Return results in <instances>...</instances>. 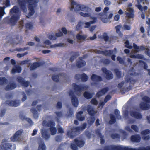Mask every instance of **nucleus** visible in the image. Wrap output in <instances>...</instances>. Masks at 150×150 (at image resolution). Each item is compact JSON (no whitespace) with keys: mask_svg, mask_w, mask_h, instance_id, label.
<instances>
[{"mask_svg":"<svg viewBox=\"0 0 150 150\" xmlns=\"http://www.w3.org/2000/svg\"><path fill=\"white\" fill-rule=\"evenodd\" d=\"M18 3L21 9L23 12H26L27 11L26 4H28V8L29 10L28 15L26 17L29 18L35 13V9L37 6L39 0H17Z\"/></svg>","mask_w":150,"mask_h":150,"instance_id":"1","label":"nucleus"},{"mask_svg":"<svg viewBox=\"0 0 150 150\" xmlns=\"http://www.w3.org/2000/svg\"><path fill=\"white\" fill-rule=\"evenodd\" d=\"M104 150H150V146L145 148H133L121 145H112L105 147Z\"/></svg>","mask_w":150,"mask_h":150,"instance_id":"2","label":"nucleus"},{"mask_svg":"<svg viewBox=\"0 0 150 150\" xmlns=\"http://www.w3.org/2000/svg\"><path fill=\"white\" fill-rule=\"evenodd\" d=\"M125 80V82L122 81L118 84V86L119 88H122V90L127 91L131 89V84L134 83L135 81L129 76H126Z\"/></svg>","mask_w":150,"mask_h":150,"instance_id":"3","label":"nucleus"},{"mask_svg":"<svg viewBox=\"0 0 150 150\" xmlns=\"http://www.w3.org/2000/svg\"><path fill=\"white\" fill-rule=\"evenodd\" d=\"M10 13L11 16L10 22L13 25H14L19 18L21 12L17 7L14 6L10 10Z\"/></svg>","mask_w":150,"mask_h":150,"instance_id":"4","label":"nucleus"},{"mask_svg":"<svg viewBox=\"0 0 150 150\" xmlns=\"http://www.w3.org/2000/svg\"><path fill=\"white\" fill-rule=\"evenodd\" d=\"M86 124L84 123L81 127H79L77 128L72 127L71 129V130L68 131L67 132V135L69 137L71 138L75 136L77 132L80 130H82L84 129L86 127Z\"/></svg>","mask_w":150,"mask_h":150,"instance_id":"5","label":"nucleus"},{"mask_svg":"<svg viewBox=\"0 0 150 150\" xmlns=\"http://www.w3.org/2000/svg\"><path fill=\"white\" fill-rule=\"evenodd\" d=\"M80 8V10L83 11L79 12V14L81 16L84 17L91 16L92 11L89 7L84 5H81Z\"/></svg>","mask_w":150,"mask_h":150,"instance_id":"6","label":"nucleus"},{"mask_svg":"<svg viewBox=\"0 0 150 150\" xmlns=\"http://www.w3.org/2000/svg\"><path fill=\"white\" fill-rule=\"evenodd\" d=\"M94 52L96 53L101 54L108 56H110L112 55L111 56V58L113 60H115V56L114 55H113V54H116L117 53L116 48H115L114 50L113 51L111 50H106L105 51H103L95 50H94Z\"/></svg>","mask_w":150,"mask_h":150,"instance_id":"7","label":"nucleus"},{"mask_svg":"<svg viewBox=\"0 0 150 150\" xmlns=\"http://www.w3.org/2000/svg\"><path fill=\"white\" fill-rule=\"evenodd\" d=\"M42 125L43 126L50 127V130L52 135H54L56 134L57 129L54 127L55 123L53 121H50L48 122L45 120H44L42 122Z\"/></svg>","mask_w":150,"mask_h":150,"instance_id":"8","label":"nucleus"},{"mask_svg":"<svg viewBox=\"0 0 150 150\" xmlns=\"http://www.w3.org/2000/svg\"><path fill=\"white\" fill-rule=\"evenodd\" d=\"M143 102L140 104V108L144 110H146L150 108V98L147 96H145L142 98Z\"/></svg>","mask_w":150,"mask_h":150,"instance_id":"9","label":"nucleus"},{"mask_svg":"<svg viewBox=\"0 0 150 150\" xmlns=\"http://www.w3.org/2000/svg\"><path fill=\"white\" fill-rule=\"evenodd\" d=\"M84 144V141L78 139H75L74 141L71 144V147L72 150H78L77 146L79 147H82Z\"/></svg>","mask_w":150,"mask_h":150,"instance_id":"10","label":"nucleus"},{"mask_svg":"<svg viewBox=\"0 0 150 150\" xmlns=\"http://www.w3.org/2000/svg\"><path fill=\"white\" fill-rule=\"evenodd\" d=\"M88 88L87 85H76L74 86L75 93L78 96L81 95L83 91L86 90Z\"/></svg>","mask_w":150,"mask_h":150,"instance_id":"11","label":"nucleus"},{"mask_svg":"<svg viewBox=\"0 0 150 150\" xmlns=\"http://www.w3.org/2000/svg\"><path fill=\"white\" fill-rule=\"evenodd\" d=\"M22 133V130L18 131L13 136L11 137V140L13 142L19 141L21 139V135Z\"/></svg>","mask_w":150,"mask_h":150,"instance_id":"12","label":"nucleus"},{"mask_svg":"<svg viewBox=\"0 0 150 150\" xmlns=\"http://www.w3.org/2000/svg\"><path fill=\"white\" fill-rule=\"evenodd\" d=\"M132 6L131 3H129L128 5V7L127 8V11H126L125 14L126 16L129 18H133L134 17V12L133 9L131 7Z\"/></svg>","mask_w":150,"mask_h":150,"instance_id":"13","label":"nucleus"},{"mask_svg":"<svg viewBox=\"0 0 150 150\" xmlns=\"http://www.w3.org/2000/svg\"><path fill=\"white\" fill-rule=\"evenodd\" d=\"M3 146L4 147V150H13L16 149V146L13 144L6 142L3 141Z\"/></svg>","mask_w":150,"mask_h":150,"instance_id":"14","label":"nucleus"},{"mask_svg":"<svg viewBox=\"0 0 150 150\" xmlns=\"http://www.w3.org/2000/svg\"><path fill=\"white\" fill-rule=\"evenodd\" d=\"M69 94L71 96V101L72 105L75 107H77L79 103L77 98L73 95V93L71 91H69Z\"/></svg>","mask_w":150,"mask_h":150,"instance_id":"15","label":"nucleus"},{"mask_svg":"<svg viewBox=\"0 0 150 150\" xmlns=\"http://www.w3.org/2000/svg\"><path fill=\"white\" fill-rule=\"evenodd\" d=\"M131 116L137 119H140L142 118V116L140 113L138 112L136 108H133L132 110L130 113Z\"/></svg>","mask_w":150,"mask_h":150,"instance_id":"16","label":"nucleus"},{"mask_svg":"<svg viewBox=\"0 0 150 150\" xmlns=\"http://www.w3.org/2000/svg\"><path fill=\"white\" fill-rule=\"evenodd\" d=\"M91 78L93 81V82L91 84L92 85L96 86L98 83V82L102 80V79L100 77L94 74L92 75Z\"/></svg>","mask_w":150,"mask_h":150,"instance_id":"17","label":"nucleus"},{"mask_svg":"<svg viewBox=\"0 0 150 150\" xmlns=\"http://www.w3.org/2000/svg\"><path fill=\"white\" fill-rule=\"evenodd\" d=\"M101 70L102 72L106 75V78L108 79H112L113 78V74L110 71L107 70L105 67L102 68Z\"/></svg>","mask_w":150,"mask_h":150,"instance_id":"18","label":"nucleus"},{"mask_svg":"<svg viewBox=\"0 0 150 150\" xmlns=\"http://www.w3.org/2000/svg\"><path fill=\"white\" fill-rule=\"evenodd\" d=\"M81 5H79L78 4L76 3L74 0H71V10H72L74 8V10L75 11H78L80 10V6Z\"/></svg>","mask_w":150,"mask_h":150,"instance_id":"19","label":"nucleus"},{"mask_svg":"<svg viewBox=\"0 0 150 150\" xmlns=\"http://www.w3.org/2000/svg\"><path fill=\"white\" fill-rule=\"evenodd\" d=\"M6 103L10 106L14 107L18 106L20 104V101L18 100H7L6 101Z\"/></svg>","mask_w":150,"mask_h":150,"instance_id":"20","label":"nucleus"},{"mask_svg":"<svg viewBox=\"0 0 150 150\" xmlns=\"http://www.w3.org/2000/svg\"><path fill=\"white\" fill-rule=\"evenodd\" d=\"M135 6L142 11V13L141 15V17L143 19H144L145 15L144 12H146V11L147 9V7L146 6L142 7L140 4L136 5Z\"/></svg>","mask_w":150,"mask_h":150,"instance_id":"21","label":"nucleus"},{"mask_svg":"<svg viewBox=\"0 0 150 150\" xmlns=\"http://www.w3.org/2000/svg\"><path fill=\"white\" fill-rule=\"evenodd\" d=\"M18 81L22 85V86L25 87H27L29 84V83L28 81H25L21 77H18L17 78Z\"/></svg>","mask_w":150,"mask_h":150,"instance_id":"22","label":"nucleus"},{"mask_svg":"<svg viewBox=\"0 0 150 150\" xmlns=\"http://www.w3.org/2000/svg\"><path fill=\"white\" fill-rule=\"evenodd\" d=\"M87 110L88 114L91 116L94 115L96 112L95 109L90 105H88L87 106Z\"/></svg>","mask_w":150,"mask_h":150,"instance_id":"23","label":"nucleus"},{"mask_svg":"<svg viewBox=\"0 0 150 150\" xmlns=\"http://www.w3.org/2000/svg\"><path fill=\"white\" fill-rule=\"evenodd\" d=\"M63 33L61 32H59L56 34L55 35H51L49 36V38L50 40H54L56 39L57 37H59L62 36Z\"/></svg>","mask_w":150,"mask_h":150,"instance_id":"24","label":"nucleus"},{"mask_svg":"<svg viewBox=\"0 0 150 150\" xmlns=\"http://www.w3.org/2000/svg\"><path fill=\"white\" fill-rule=\"evenodd\" d=\"M111 98V96L110 95L107 96L104 99V102H101L99 103V105L98 107V108H100L101 107V108H102L104 105L105 103L110 100Z\"/></svg>","mask_w":150,"mask_h":150,"instance_id":"25","label":"nucleus"},{"mask_svg":"<svg viewBox=\"0 0 150 150\" xmlns=\"http://www.w3.org/2000/svg\"><path fill=\"white\" fill-rule=\"evenodd\" d=\"M42 137L45 139H48L50 136L49 134H48L46 129H43L42 130Z\"/></svg>","mask_w":150,"mask_h":150,"instance_id":"26","label":"nucleus"},{"mask_svg":"<svg viewBox=\"0 0 150 150\" xmlns=\"http://www.w3.org/2000/svg\"><path fill=\"white\" fill-rule=\"evenodd\" d=\"M76 65L78 68L82 67L86 65V62L82 59H80L77 61Z\"/></svg>","mask_w":150,"mask_h":150,"instance_id":"27","label":"nucleus"},{"mask_svg":"<svg viewBox=\"0 0 150 150\" xmlns=\"http://www.w3.org/2000/svg\"><path fill=\"white\" fill-rule=\"evenodd\" d=\"M93 20L89 22H86L84 24L85 26L84 27L86 28H88L89 27L90 25L91 24L94 23L96 21V18L95 17H93L92 18Z\"/></svg>","mask_w":150,"mask_h":150,"instance_id":"28","label":"nucleus"},{"mask_svg":"<svg viewBox=\"0 0 150 150\" xmlns=\"http://www.w3.org/2000/svg\"><path fill=\"white\" fill-rule=\"evenodd\" d=\"M16 87V85L14 83H11L8 84L5 88L7 91L10 90L14 89Z\"/></svg>","mask_w":150,"mask_h":150,"instance_id":"29","label":"nucleus"},{"mask_svg":"<svg viewBox=\"0 0 150 150\" xmlns=\"http://www.w3.org/2000/svg\"><path fill=\"white\" fill-rule=\"evenodd\" d=\"M140 137L139 135H132L131 137V140L135 142H139L140 141Z\"/></svg>","mask_w":150,"mask_h":150,"instance_id":"30","label":"nucleus"},{"mask_svg":"<svg viewBox=\"0 0 150 150\" xmlns=\"http://www.w3.org/2000/svg\"><path fill=\"white\" fill-rule=\"evenodd\" d=\"M21 68L20 66L16 65L13 68L11 72L13 74L16 72L20 73L21 72Z\"/></svg>","mask_w":150,"mask_h":150,"instance_id":"31","label":"nucleus"},{"mask_svg":"<svg viewBox=\"0 0 150 150\" xmlns=\"http://www.w3.org/2000/svg\"><path fill=\"white\" fill-rule=\"evenodd\" d=\"M100 15L101 16L100 18L103 22L106 23L108 21V19L107 18V15L106 13H101Z\"/></svg>","mask_w":150,"mask_h":150,"instance_id":"32","label":"nucleus"},{"mask_svg":"<svg viewBox=\"0 0 150 150\" xmlns=\"http://www.w3.org/2000/svg\"><path fill=\"white\" fill-rule=\"evenodd\" d=\"M108 88H105L102 89L101 91L98 92L96 94L97 97H100L105 94L108 91Z\"/></svg>","mask_w":150,"mask_h":150,"instance_id":"33","label":"nucleus"},{"mask_svg":"<svg viewBox=\"0 0 150 150\" xmlns=\"http://www.w3.org/2000/svg\"><path fill=\"white\" fill-rule=\"evenodd\" d=\"M83 112L82 111L79 112L77 114L76 118L80 121H83L84 120V116L82 115Z\"/></svg>","mask_w":150,"mask_h":150,"instance_id":"34","label":"nucleus"},{"mask_svg":"<svg viewBox=\"0 0 150 150\" xmlns=\"http://www.w3.org/2000/svg\"><path fill=\"white\" fill-rule=\"evenodd\" d=\"M39 147L38 150H46V147L43 141L38 143Z\"/></svg>","mask_w":150,"mask_h":150,"instance_id":"35","label":"nucleus"},{"mask_svg":"<svg viewBox=\"0 0 150 150\" xmlns=\"http://www.w3.org/2000/svg\"><path fill=\"white\" fill-rule=\"evenodd\" d=\"M96 134L99 136L100 138V143L101 144H103L104 143V140L103 139V137L101 135L100 133V130L97 129L96 131Z\"/></svg>","mask_w":150,"mask_h":150,"instance_id":"36","label":"nucleus"},{"mask_svg":"<svg viewBox=\"0 0 150 150\" xmlns=\"http://www.w3.org/2000/svg\"><path fill=\"white\" fill-rule=\"evenodd\" d=\"M20 118L22 120H25L26 121H27L31 125H33V123L32 122L31 120L29 118H25V116L21 114L19 115Z\"/></svg>","mask_w":150,"mask_h":150,"instance_id":"37","label":"nucleus"},{"mask_svg":"<svg viewBox=\"0 0 150 150\" xmlns=\"http://www.w3.org/2000/svg\"><path fill=\"white\" fill-rule=\"evenodd\" d=\"M40 66V64L38 62H36L30 66V70H33L38 67Z\"/></svg>","mask_w":150,"mask_h":150,"instance_id":"38","label":"nucleus"},{"mask_svg":"<svg viewBox=\"0 0 150 150\" xmlns=\"http://www.w3.org/2000/svg\"><path fill=\"white\" fill-rule=\"evenodd\" d=\"M84 97L87 99H89L92 97V94L87 91L85 92L83 94Z\"/></svg>","mask_w":150,"mask_h":150,"instance_id":"39","label":"nucleus"},{"mask_svg":"<svg viewBox=\"0 0 150 150\" xmlns=\"http://www.w3.org/2000/svg\"><path fill=\"white\" fill-rule=\"evenodd\" d=\"M110 120L109 122V123L110 124H112L114 123L115 122V119L114 116L112 114H110Z\"/></svg>","mask_w":150,"mask_h":150,"instance_id":"40","label":"nucleus"},{"mask_svg":"<svg viewBox=\"0 0 150 150\" xmlns=\"http://www.w3.org/2000/svg\"><path fill=\"white\" fill-rule=\"evenodd\" d=\"M31 111L33 114L35 118L36 119L38 117V115L37 111L34 108H32L31 109Z\"/></svg>","mask_w":150,"mask_h":150,"instance_id":"41","label":"nucleus"},{"mask_svg":"<svg viewBox=\"0 0 150 150\" xmlns=\"http://www.w3.org/2000/svg\"><path fill=\"white\" fill-rule=\"evenodd\" d=\"M102 37L106 41H110V39L108 37V35L107 34L105 33H103L102 35Z\"/></svg>","mask_w":150,"mask_h":150,"instance_id":"42","label":"nucleus"},{"mask_svg":"<svg viewBox=\"0 0 150 150\" xmlns=\"http://www.w3.org/2000/svg\"><path fill=\"white\" fill-rule=\"evenodd\" d=\"M7 81V80L5 78L1 77L0 78V85L6 84Z\"/></svg>","mask_w":150,"mask_h":150,"instance_id":"43","label":"nucleus"},{"mask_svg":"<svg viewBox=\"0 0 150 150\" xmlns=\"http://www.w3.org/2000/svg\"><path fill=\"white\" fill-rule=\"evenodd\" d=\"M5 8V6L0 7V17L1 18L2 16L5 14L4 9Z\"/></svg>","mask_w":150,"mask_h":150,"instance_id":"44","label":"nucleus"},{"mask_svg":"<svg viewBox=\"0 0 150 150\" xmlns=\"http://www.w3.org/2000/svg\"><path fill=\"white\" fill-rule=\"evenodd\" d=\"M131 128L136 132H138L139 131V129L138 126L134 125H132L131 126Z\"/></svg>","mask_w":150,"mask_h":150,"instance_id":"45","label":"nucleus"},{"mask_svg":"<svg viewBox=\"0 0 150 150\" xmlns=\"http://www.w3.org/2000/svg\"><path fill=\"white\" fill-rule=\"evenodd\" d=\"M117 76L119 78H120L122 76V73L120 71L117 69H115L114 70Z\"/></svg>","mask_w":150,"mask_h":150,"instance_id":"46","label":"nucleus"},{"mask_svg":"<svg viewBox=\"0 0 150 150\" xmlns=\"http://www.w3.org/2000/svg\"><path fill=\"white\" fill-rule=\"evenodd\" d=\"M88 79V77L86 74H82L81 79L82 81L85 82L87 81Z\"/></svg>","mask_w":150,"mask_h":150,"instance_id":"47","label":"nucleus"},{"mask_svg":"<svg viewBox=\"0 0 150 150\" xmlns=\"http://www.w3.org/2000/svg\"><path fill=\"white\" fill-rule=\"evenodd\" d=\"M78 40L81 41L84 40L86 38V37L84 35H80L78 34L76 36Z\"/></svg>","mask_w":150,"mask_h":150,"instance_id":"48","label":"nucleus"},{"mask_svg":"<svg viewBox=\"0 0 150 150\" xmlns=\"http://www.w3.org/2000/svg\"><path fill=\"white\" fill-rule=\"evenodd\" d=\"M64 44L62 43H59L57 44H55L53 45H51L50 46L51 48H55L57 47H62L63 46Z\"/></svg>","mask_w":150,"mask_h":150,"instance_id":"49","label":"nucleus"},{"mask_svg":"<svg viewBox=\"0 0 150 150\" xmlns=\"http://www.w3.org/2000/svg\"><path fill=\"white\" fill-rule=\"evenodd\" d=\"M83 24V23L81 22H79L76 26V30H79L82 28V25Z\"/></svg>","mask_w":150,"mask_h":150,"instance_id":"50","label":"nucleus"},{"mask_svg":"<svg viewBox=\"0 0 150 150\" xmlns=\"http://www.w3.org/2000/svg\"><path fill=\"white\" fill-rule=\"evenodd\" d=\"M125 43V47L129 49H132V46L130 45L128 41H126Z\"/></svg>","mask_w":150,"mask_h":150,"instance_id":"51","label":"nucleus"},{"mask_svg":"<svg viewBox=\"0 0 150 150\" xmlns=\"http://www.w3.org/2000/svg\"><path fill=\"white\" fill-rule=\"evenodd\" d=\"M150 133V130L149 129L142 131L141 132V134L143 135H145L149 134Z\"/></svg>","mask_w":150,"mask_h":150,"instance_id":"52","label":"nucleus"},{"mask_svg":"<svg viewBox=\"0 0 150 150\" xmlns=\"http://www.w3.org/2000/svg\"><path fill=\"white\" fill-rule=\"evenodd\" d=\"M115 114L116 115L117 118L118 119H120L121 117L119 115V112L117 109H115L114 111Z\"/></svg>","mask_w":150,"mask_h":150,"instance_id":"53","label":"nucleus"},{"mask_svg":"<svg viewBox=\"0 0 150 150\" xmlns=\"http://www.w3.org/2000/svg\"><path fill=\"white\" fill-rule=\"evenodd\" d=\"M95 118L93 117H91L89 118V119L88 120V122L90 125L92 124L94 122Z\"/></svg>","mask_w":150,"mask_h":150,"instance_id":"54","label":"nucleus"},{"mask_svg":"<svg viewBox=\"0 0 150 150\" xmlns=\"http://www.w3.org/2000/svg\"><path fill=\"white\" fill-rule=\"evenodd\" d=\"M52 78L54 81L57 82L59 81V76L54 74L52 76Z\"/></svg>","mask_w":150,"mask_h":150,"instance_id":"55","label":"nucleus"},{"mask_svg":"<svg viewBox=\"0 0 150 150\" xmlns=\"http://www.w3.org/2000/svg\"><path fill=\"white\" fill-rule=\"evenodd\" d=\"M25 27L27 29H31L33 27V25L32 23L30 22L26 24Z\"/></svg>","mask_w":150,"mask_h":150,"instance_id":"56","label":"nucleus"},{"mask_svg":"<svg viewBox=\"0 0 150 150\" xmlns=\"http://www.w3.org/2000/svg\"><path fill=\"white\" fill-rule=\"evenodd\" d=\"M115 27L116 29V32L119 34H120V35H121V34L120 31V28L122 27V26L121 25H118L116 26Z\"/></svg>","mask_w":150,"mask_h":150,"instance_id":"57","label":"nucleus"},{"mask_svg":"<svg viewBox=\"0 0 150 150\" xmlns=\"http://www.w3.org/2000/svg\"><path fill=\"white\" fill-rule=\"evenodd\" d=\"M74 114L71 108L69 109V112L68 113V116L69 117H71L74 115Z\"/></svg>","mask_w":150,"mask_h":150,"instance_id":"58","label":"nucleus"},{"mask_svg":"<svg viewBox=\"0 0 150 150\" xmlns=\"http://www.w3.org/2000/svg\"><path fill=\"white\" fill-rule=\"evenodd\" d=\"M55 140L57 142H61L62 141V138L61 136H57L55 137Z\"/></svg>","mask_w":150,"mask_h":150,"instance_id":"59","label":"nucleus"},{"mask_svg":"<svg viewBox=\"0 0 150 150\" xmlns=\"http://www.w3.org/2000/svg\"><path fill=\"white\" fill-rule=\"evenodd\" d=\"M6 110L4 109L1 110L0 111V117H2L5 113Z\"/></svg>","mask_w":150,"mask_h":150,"instance_id":"60","label":"nucleus"},{"mask_svg":"<svg viewBox=\"0 0 150 150\" xmlns=\"http://www.w3.org/2000/svg\"><path fill=\"white\" fill-rule=\"evenodd\" d=\"M117 59L118 61H119V63L120 64H122L124 62V60L120 57H117Z\"/></svg>","mask_w":150,"mask_h":150,"instance_id":"61","label":"nucleus"},{"mask_svg":"<svg viewBox=\"0 0 150 150\" xmlns=\"http://www.w3.org/2000/svg\"><path fill=\"white\" fill-rule=\"evenodd\" d=\"M55 113L57 115V117H56L57 119H58V118L62 117V113L61 112H55Z\"/></svg>","mask_w":150,"mask_h":150,"instance_id":"62","label":"nucleus"},{"mask_svg":"<svg viewBox=\"0 0 150 150\" xmlns=\"http://www.w3.org/2000/svg\"><path fill=\"white\" fill-rule=\"evenodd\" d=\"M91 104L96 105L98 103V102L96 98L93 99L91 101Z\"/></svg>","mask_w":150,"mask_h":150,"instance_id":"63","label":"nucleus"},{"mask_svg":"<svg viewBox=\"0 0 150 150\" xmlns=\"http://www.w3.org/2000/svg\"><path fill=\"white\" fill-rule=\"evenodd\" d=\"M111 137L113 139H115L116 138H118L120 137V136L119 135L116 134H112L111 135Z\"/></svg>","mask_w":150,"mask_h":150,"instance_id":"64","label":"nucleus"}]
</instances>
